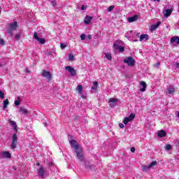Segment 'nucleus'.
I'll use <instances>...</instances> for the list:
<instances>
[{
	"mask_svg": "<svg viewBox=\"0 0 179 179\" xmlns=\"http://www.w3.org/2000/svg\"><path fill=\"white\" fill-rule=\"evenodd\" d=\"M17 146V135L16 134H13L11 144H10V149L15 150Z\"/></svg>",
	"mask_w": 179,
	"mask_h": 179,
	"instance_id": "f257e3e1",
	"label": "nucleus"
},
{
	"mask_svg": "<svg viewBox=\"0 0 179 179\" xmlns=\"http://www.w3.org/2000/svg\"><path fill=\"white\" fill-rule=\"evenodd\" d=\"M41 76H43V78H45V79H47L48 82H50V80H51V79H52V73H51V72L47 71L45 70H43V71L41 73Z\"/></svg>",
	"mask_w": 179,
	"mask_h": 179,
	"instance_id": "f03ea898",
	"label": "nucleus"
},
{
	"mask_svg": "<svg viewBox=\"0 0 179 179\" xmlns=\"http://www.w3.org/2000/svg\"><path fill=\"white\" fill-rule=\"evenodd\" d=\"M155 166H157V162L154 161L151 162L149 165H144L142 166L143 171H148V170H150L152 167H155Z\"/></svg>",
	"mask_w": 179,
	"mask_h": 179,
	"instance_id": "7ed1b4c3",
	"label": "nucleus"
},
{
	"mask_svg": "<svg viewBox=\"0 0 179 179\" xmlns=\"http://www.w3.org/2000/svg\"><path fill=\"white\" fill-rule=\"evenodd\" d=\"M76 153L77 157H78V160H80V162H83V160H85V157L83 156V149L82 148L77 150L76 151Z\"/></svg>",
	"mask_w": 179,
	"mask_h": 179,
	"instance_id": "20e7f679",
	"label": "nucleus"
},
{
	"mask_svg": "<svg viewBox=\"0 0 179 179\" xmlns=\"http://www.w3.org/2000/svg\"><path fill=\"white\" fill-rule=\"evenodd\" d=\"M124 64H127L129 66L135 65V60L131 57H126L124 60Z\"/></svg>",
	"mask_w": 179,
	"mask_h": 179,
	"instance_id": "39448f33",
	"label": "nucleus"
},
{
	"mask_svg": "<svg viewBox=\"0 0 179 179\" xmlns=\"http://www.w3.org/2000/svg\"><path fill=\"white\" fill-rule=\"evenodd\" d=\"M134 120H135V113H131L129 117H124L123 120V124H124V125H127L128 122H131V121H134Z\"/></svg>",
	"mask_w": 179,
	"mask_h": 179,
	"instance_id": "423d86ee",
	"label": "nucleus"
},
{
	"mask_svg": "<svg viewBox=\"0 0 179 179\" xmlns=\"http://www.w3.org/2000/svg\"><path fill=\"white\" fill-rule=\"evenodd\" d=\"M70 145L73 149H75L76 151L78 150L79 149H81L82 147L78 144V142L75 140H71L70 141Z\"/></svg>",
	"mask_w": 179,
	"mask_h": 179,
	"instance_id": "0eeeda50",
	"label": "nucleus"
},
{
	"mask_svg": "<svg viewBox=\"0 0 179 179\" xmlns=\"http://www.w3.org/2000/svg\"><path fill=\"white\" fill-rule=\"evenodd\" d=\"M117 103H118L117 99H115V98L109 99L108 103H109L110 107H111L112 108L113 107H115V106H117Z\"/></svg>",
	"mask_w": 179,
	"mask_h": 179,
	"instance_id": "6e6552de",
	"label": "nucleus"
},
{
	"mask_svg": "<svg viewBox=\"0 0 179 179\" xmlns=\"http://www.w3.org/2000/svg\"><path fill=\"white\" fill-rule=\"evenodd\" d=\"M171 44H173L175 47L178 45L179 44V37L178 36H173L171 38Z\"/></svg>",
	"mask_w": 179,
	"mask_h": 179,
	"instance_id": "1a4fd4ad",
	"label": "nucleus"
},
{
	"mask_svg": "<svg viewBox=\"0 0 179 179\" xmlns=\"http://www.w3.org/2000/svg\"><path fill=\"white\" fill-rule=\"evenodd\" d=\"M66 71H68V72H69L71 76H75V75H76V70H75V69H73L71 66H67L66 67Z\"/></svg>",
	"mask_w": 179,
	"mask_h": 179,
	"instance_id": "9d476101",
	"label": "nucleus"
},
{
	"mask_svg": "<svg viewBox=\"0 0 179 179\" xmlns=\"http://www.w3.org/2000/svg\"><path fill=\"white\" fill-rule=\"evenodd\" d=\"M34 38L35 40H37L41 44H44L45 43V39L43 38H38V35H37V32H34Z\"/></svg>",
	"mask_w": 179,
	"mask_h": 179,
	"instance_id": "9b49d317",
	"label": "nucleus"
},
{
	"mask_svg": "<svg viewBox=\"0 0 179 179\" xmlns=\"http://www.w3.org/2000/svg\"><path fill=\"white\" fill-rule=\"evenodd\" d=\"M176 92V88H174V86L169 85L166 89V94H174Z\"/></svg>",
	"mask_w": 179,
	"mask_h": 179,
	"instance_id": "f8f14e48",
	"label": "nucleus"
},
{
	"mask_svg": "<svg viewBox=\"0 0 179 179\" xmlns=\"http://www.w3.org/2000/svg\"><path fill=\"white\" fill-rule=\"evenodd\" d=\"M8 122L10 124V125L11 127H13L14 131H15V132H17V125H16V122H15V121L10 120V119H8Z\"/></svg>",
	"mask_w": 179,
	"mask_h": 179,
	"instance_id": "ddd939ff",
	"label": "nucleus"
},
{
	"mask_svg": "<svg viewBox=\"0 0 179 179\" xmlns=\"http://www.w3.org/2000/svg\"><path fill=\"white\" fill-rule=\"evenodd\" d=\"M1 156L3 157V159H10L12 157V155L8 151H3L1 153Z\"/></svg>",
	"mask_w": 179,
	"mask_h": 179,
	"instance_id": "4468645a",
	"label": "nucleus"
},
{
	"mask_svg": "<svg viewBox=\"0 0 179 179\" xmlns=\"http://www.w3.org/2000/svg\"><path fill=\"white\" fill-rule=\"evenodd\" d=\"M138 18H139V16L134 15L133 17H129L127 19V22H129V23H132V22H136V20H138Z\"/></svg>",
	"mask_w": 179,
	"mask_h": 179,
	"instance_id": "2eb2a0df",
	"label": "nucleus"
},
{
	"mask_svg": "<svg viewBox=\"0 0 179 179\" xmlns=\"http://www.w3.org/2000/svg\"><path fill=\"white\" fill-rule=\"evenodd\" d=\"M8 26L11 30H16L17 29V22L10 23Z\"/></svg>",
	"mask_w": 179,
	"mask_h": 179,
	"instance_id": "dca6fc26",
	"label": "nucleus"
},
{
	"mask_svg": "<svg viewBox=\"0 0 179 179\" xmlns=\"http://www.w3.org/2000/svg\"><path fill=\"white\" fill-rule=\"evenodd\" d=\"M140 85L143 87V88L140 89V92H146V87H148L146 83H145V81H141Z\"/></svg>",
	"mask_w": 179,
	"mask_h": 179,
	"instance_id": "f3484780",
	"label": "nucleus"
},
{
	"mask_svg": "<svg viewBox=\"0 0 179 179\" xmlns=\"http://www.w3.org/2000/svg\"><path fill=\"white\" fill-rule=\"evenodd\" d=\"M147 40H149V35L141 34L140 36V41H147Z\"/></svg>",
	"mask_w": 179,
	"mask_h": 179,
	"instance_id": "a211bd4d",
	"label": "nucleus"
},
{
	"mask_svg": "<svg viewBox=\"0 0 179 179\" xmlns=\"http://www.w3.org/2000/svg\"><path fill=\"white\" fill-rule=\"evenodd\" d=\"M37 171H38V176H40V177H42V178L44 177L45 171H44V168L43 167L39 168L37 170Z\"/></svg>",
	"mask_w": 179,
	"mask_h": 179,
	"instance_id": "6ab92c4d",
	"label": "nucleus"
},
{
	"mask_svg": "<svg viewBox=\"0 0 179 179\" xmlns=\"http://www.w3.org/2000/svg\"><path fill=\"white\" fill-rule=\"evenodd\" d=\"M93 19V17H90V16H88L87 15L85 17V20H84V23L85 24H89L90 23V22H92V20Z\"/></svg>",
	"mask_w": 179,
	"mask_h": 179,
	"instance_id": "aec40b11",
	"label": "nucleus"
},
{
	"mask_svg": "<svg viewBox=\"0 0 179 179\" xmlns=\"http://www.w3.org/2000/svg\"><path fill=\"white\" fill-rule=\"evenodd\" d=\"M160 24H162V22L160 21L157 22V24H152L151 25V29L150 30L152 31H155L156 29H157V27H159V26H160Z\"/></svg>",
	"mask_w": 179,
	"mask_h": 179,
	"instance_id": "412c9836",
	"label": "nucleus"
},
{
	"mask_svg": "<svg viewBox=\"0 0 179 179\" xmlns=\"http://www.w3.org/2000/svg\"><path fill=\"white\" fill-rule=\"evenodd\" d=\"M172 13L173 10L171 9H167L165 11H164V15L165 17H169V16H170V15H171Z\"/></svg>",
	"mask_w": 179,
	"mask_h": 179,
	"instance_id": "4be33fe9",
	"label": "nucleus"
},
{
	"mask_svg": "<svg viewBox=\"0 0 179 179\" xmlns=\"http://www.w3.org/2000/svg\"><path fill=\"white\" fill-rule=\"evenodd\" d=\"M166 135H167V133L164 130H160L158 131V136L159 138H164V136H166Z\"/></svg>",
	"mask_w": 179,
	"mask_h": 179,
	"instance_id": "5701e85b",
	"label": "nucleus"
},
{
	"mask_svg": "<svg viewBox=\"0 0 179 179\" xmlns=\"http://www.w3.org/2000/svg\"><path fill=\"white\" fill-rule=\"evenodd\" d=\"M8 106H9V100L6 99L3 101V110H5Z\"/></svg>",
	"mask_w": 179,
	"mask_h": 179,
	"instance_id": "b1692460",
	"label": "nucleus"
},
{
	"mask_svg": "<svg viewBox=\"0 0 179 179\" xmlns=\"http://www.w3.org/2000/svg\"><path fill=\"white\" fill-rule=\"evenodd\" d=\"M99 87V83L97 81H94L93 83V86L92 87V90H97V87Z\"/></svg>",
	"mask_w": 179,
	"mask_h": 179,
	"instance_id": "393cba45",
	"label": "nucleus"
},
{
	"mask_svg": "<svg viewBox=\"0 0 179 179\" xmlns=\"http://www.w3.org/2000/svg\"><path fill=\"white\" fill-rule=\"evenodd\" d=\"M76 90L79 93V94H82V92H83V87H82V85H79L77 87Z\"/></svg>",
	"mask_w": 179,
	"mask_h": 179,
	"instance_id": "a878e982",
	"label": "nucleus"
},
{
	"mask_svg": "<svg viewBox=\"0 0 179 179\" xmlns=\"http://www.w3.org/2000/svg\"><path fill=\"white\" fill-rule=\"evenodd\" d=\"M105 55H106L107 59H108V61H111V59H113V57L111 56V53H105Z\"/></svg>",
	"mask_w": 179,
	"mask_h": 179,
	"instance_id": "bb28decb",
	"label": "nucleus"
},
{
	"mask_svg": "<svg viewBox=\"0 0 179 179\" xmlns=\"http://www.w3.org/2000/svg\"><path fill=\"white\" fill-rule=\"evenodd\" d=\"M20 96H17V100L15 101V106H19L20 104Z\"/></svg>",
	"mask_w": 179,
	"mask_h": 179,
	"instance_id": "cd10ccee",
	"label": "nucleus"
},
{
	"mask_svg": "<svg viewBox=\"0 0 179 179\" xmlns=\"http://www.w3.org/2000/svg\"><path fill=\"white\" fill-rule=\"evenodd\" d=\"M113 47L115 48V50H118L119 47H120V45H118V41L115 42Z\"/></svg>",
	"mask_w": 179,
	"mask_h": 179,
	"instance_id": "c85d7f7f",
	"label": "nucleus"
},
{
	"mask_svg": "<svg viewBox=\"0 0 179 179\" xmlns=\"http://www.w3.org/2000/svg\"><path fill=\"white\" fill-rule=\"evenodd\" d=\"M117 50H119L120 52H124V51H125V48L124 46H119Z\"/></svg>",
	"mask_w": 179,
	"mask_h": 179,
	"instance_id": "c756f323",
	"label": "nucleus"
},
{
	"mask_svg": "<svg viewBox=\"0 0 179 179\" xmlns=\"http://www.w3.org/2000/svg\"><path fill=\"white\" fill-rule=\"evenodd\" d=\"M20 111H22V113H23L24 114H27V113H29L27 111V109L24 108H20Z\"/></svg>",
	"mask_w": 179,
	"mask_h": 179,
	"instance_id": "7c9ffc66",
	"label": "nucleus"
},
{
	"mask_svg": "<svg viewBox=\"0 0 179 179\" xmlns=\"http://www.w3.org/2000/svg\"><path fill=\"white\" fill-rule=\"evenodd\" d=\"M69 61H75V57L73 56V55L70 54L69 56Z\"/></svg>",
	"mask_w": 179,
	"mask_h": 179,
	"instance_id": "2f4dec72",
	"label": "nucleus"
},
{
	"mask_svg": "<svg viewBox=\"0 0 179 179\" xmlns=\"http://www.w3.org/2000/svg\"><path fill=\"white\" fill-rule=\"evenodd\" d=\"M5 97V93H3V92L0 90V98H1L2 99H3Z\"/></svg>",
	"mask_w": 179,
	"mask_h": 179,
	"instance_id": "473e14b6",
	"label": "nucleus"
},
{
	"mask_svg": "<svg viewBox=\"0 0 179 179\" xmlns=\"http://www.w3.org/2000/svg\"><path fill=\"white\" fill-rule=\"evenodd\" d=\"M172 146L170 144L166 145V150H171Z\"/></svg>",
	"mask_w": 179,
	"mask_h": 179,
	"instance_id": "72a5a7b5",
	"label": "nucleus"
},
{
	"mask_svg": "<svg viewBox=\"0 0 179 179\" xmlns=\"http://www.w3.org/2000/svg\"><path fill=\"white\" fill-rule=\"evenodd\" d=\"M87 9V6L86 5H83L81 6V10H86Z\"/></svg>",
	"mask_w": 179,
	"mask_h": 179,
	"instance_id": "f704fd0d",
	"label": "nucleus"
},
{
	"mask_svg": "<svg viewBox=\"0 0 179 179\" xmlns=\"http://www.w3.org/2000/svg\"><path fill=\"white\" fill-rule=\"evenodd\" d=\"M113 9H114V6H110L108 8V12H111V10H113Z\"/></svg>",
	"mask_w": 179,
	"mask_h": 179,
	"instance_id": "c9c22d12",
	"label": "nucleus"
},
{
	"mask_svg": "<svg viewBox=\"0 0 179 179\" xmlns=\"http://www.w3.org/2000/svg\"><path fill=\"white\" fill-rule=\"evenodd\" d=\"M60 47L62 50H64V48H66V45L64 44V43H61L60 44Z\"/></svg>",
	"mask_w": 179,
	"mask_h": 179,
	"instance_id": "e433bc0d",
	"label": "nucleus"
},
{
	"mask_svg": "<svg viewBox=\"0 0 179 179\" xmlns=\"http://www.w3.org/2000/svg\"><path fill=\"white\" fill-rule=\"evenodd\" d=\"M80 38L81 40H85L86 38V35L85 34H82L80 36Z\"/></svg>",
	"mask_w": 179,
	"mask_h": 179,
	"instance_id": "4c0bfd02",
	"label": "nucleus"
},
{
	"mask_svg": "<svg viewBox=\"0 0 179 179\" xmlns=\"http://www.w3.org/2000/svg\"><path fill=\"white\" fill-rule=\"evenodd\" d=\"M3 44H5V41H3V39L0 38V45H3Z\"/></svg>",
	"mask_w": 179,
	"mask_h": 179,
	"instance_id": "58836bf2",
	"label": "nucleus"
},
{
	"mask_svg": "<svg viewBox=\"0 0 179 179\" xmlns=\"http://www.w3.org/2000/svg\"><path fill=\"white\" fill-rule=\"evenodd\" d=\"M127 34L129 38H131V34H134V31H130L129 32H127Z\"/></svg>",
	"mask_w": 179,
	"mask_h": 179,
	"instance_id": "ea45409f",
	"label": "nucleus"
},
{
	"mask_svg": "<svg viewBox=\"0 0 179 179\" xmlns=\"http://www.w3.org/2000/svg\"><path fill=\"white\" fill-rule=\"evenodd\" d=\"M15 37V40H19V38H20V34H16Z\"/></svg>",
	"mask_w": 179,
	"mask_h": 179,
	"instance_id": "a19ab883",
	"label": "nucleus"
},
{
	"mask_svg": "<svg viewBox=\"0 0 179 179\" xmlns=\"http://www.w3.org/2000/svg\"><path fill=\"white\" fill-rule=\"evenodd\" d=\"M119 127H120V128H125V125H124V124H122V123H120V124H119Z\"/></svg>",
	"mask_w": 179,
	"mask_h": 179,
	"instance_id": "79ce46f5",
	"label": "nucleus"
},
{
	"mask_svg": "<svg viewBox=\"0 0 179 179\" xmlns=\"http://www.w3.org/2000/svg\"><path fill=\"white\" fill-rule=\"evenodd\" d=\"M131 152L132 153H134V152H135V148L132 147V148H131Z\"/></svg>",
	"mask_w": 179,
	"mask_h": 179,
	"instance_id": "37998d69",
	"label": "nucleus"
},
{
	"mask_svg": "<svg viewBox=\"0 0 179 179\" xmlns=\"http://www.w3.org/2000/svg\"><path fill=\"white\" fill-rule=\"evenodd\" d=\"M160 66V63L159 62H158V63H157L156 64H155V66Z\"/></svg>",
	"mask_w": 179,
	"mask_h": 179,
	"instance_id": "c03bdc74",
	"label": "nucleus"
},
{
	"mask_svg": "<svg viewBox=\"0 0 179 179\" xmlns=\"http://www.w3.org/2000/svg\"><path fill=\"white\" fill-rule=\"evenodd\" d=\"M43 125H44V127H48V123H47V122H43Z\"/></svg>",
	"mask_w": 179,
	"mask_h": 179,
	"instance_id": "a18cd8bd",
	"label": "nucleus"
},
{
	"mask_svg": "<svg viewBox=\"0 0 179 179\" xmlns=\"http://www.w3.org/2000/svg\"><path fill=\"white\" fill-rule=\"evenodd\" d=\"M52 5L53 6H55V5H57V3H55V1H52Z\"/></svg>",
	"mask_w": 179,
	"mask_h": 179,
	"instance_id": "49530a36",
	"label": "nucleus"
},
{
	"mask_svg": "<svg viewBox=\"0 0 179 179\" xmlns=\"http://www.w3.org/2000/svg\"><path fill=\"white\" fill-rule=\"evenodd\" d=\"M82 99H87L86 96L83 95V94H81Z\"/></svg>",
	"mask_w": 179,
	"mask_h": 179,
	"instance_id": "de8ad7c7",
	"label": "nucleus"
},
{
	"mask_svg": "<svg viewBox=\"0 0 179 179\" xmlns=\"http://www.w3.org/2000/svg\"><path fill=\"white\" fill-rule=\"evenodd\" d=\"M176 68H179V63L178 62L176 63Z\"/></svg>",
	"mask_w": 179,
	"mask_h": 179,
	"instance_id": "09e8293b",
	"label": "nucleus"
},
{
	"mask_svg": "<svg viewBox=\"0 0 179 179\" xmlns=\"http://www.w3.org/2000/svg\"><path fill=\"white\" fill-rule=\"evenodd\" d=\"M88 38L90 40V39H92V35H89L88 36Z\"/></svg>",
	"mask_w": 179,
	"mask_h": 179,
	"instance_id": "8fccbe9b",
	"label": "nucleus"
},
{
	"mask_svg": "<svg viewBox=\"0 0 179 179\" xmlns=\"http://www.w3.org/2000/svg\"><path fill=\"white\" fill-rule=\"evenodd\" d=\"M155 1L160 2V0H154Z\"/></svg>",
	"mask_w": 179,
	"mask_h": 179,
	"instance_id": "3c124183",
	"label": "nucleus"
},
{
	"mask_svg": "<svg viewBox=\"0 0 179 179\" xmlns=\"http://www.w3.org/2000/svg\"><path fill=\"white\" fill-rule=\"evenodd\" d=\"M133 41H134V43H135V42L138 41V40H134Z\"/></svg>",
	"mask_w": 179,
	"mask_h": 179,
	"instance_id": "603ef678",
	"label": "nucleus"
},
{
	"mask_svg": "<svg viewBox=\"0 0 179 179\" xmlns=\"http://www.w3.org/2000/svg\"><path fill=\"white\" fill-rule=\"evenodd\" d=\"M36 166H40V163H37V164H36Z\"/></svg>",
	"mask_w": 179,
	"mask_h": 179,
	"instance_id": "864d4df0",
	"label": "nucleus"
},
{
	"mask_svg": "<svg viewBox=\"0 0 179 179\" xmlns=\"http://www.w3.org/2000/svg\"><path fill=\"white\" fill-rule=\"evenodd\" d=\"M138 37H139V34H137Z\"/></svg>",
	"mask_w": 179,
	"mask_h": 179,
	"instance_id": "5fc2aeb1",
	"label": "nucleus"
},
{
	"mask_svg": "<svg viewBox=\"0 0 179 179\" xmlns=\"http://www.w3.org/2000/svg\"><path fill=\"white\" fill-rule=\"evenodd\" d=\"M11 36H13V33H11Z\"/></svg>",
	"mask_w": 179,
	"mask_h": 179,
	"instance_id": "6e6d98bb",
	"label": "nucleus"
},
{
	"mask_svg": "<svg viewBox=\"0 0 179 179\" xmlns=\"http://www.w3.org/2000/svg\"><path fill=\"white\" fill-rule=\"evenodd\" d=\"M0 15H1V10H0Z\"/></svg>",
	"mask_w": 179,
	"mask_h": 179,
	"instance_id": "4d7b16f0",
	"label": "nucleus"
}]
</instances>
